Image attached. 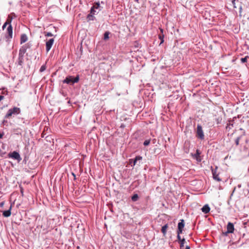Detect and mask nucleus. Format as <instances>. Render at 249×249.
Instances as JSON below:
<instances>
[{
	"label": "nucleus",
	"mask_w": 249,
	"mask_h": 249,
	"mask_svg": "<svg viewBox=\"0 0 249 249\" xmlns=\"http://www.w3.org/2000/svg\"><path fill=\"white\" fill-rule=\"evenodd\" d=\"M181 233H179V232L178 231H177V238L178 239V240L180 242V241H181V240L182 239L181 238V237L180 236V234Z\"/></svg>",
	"instance_id": "31"
},
{
	"label": "nucleus",
	"mask_w": 249,
	"mask_h": 249,
	"mask_svg": "<svg viewBox=\"0 0 249 249\" xmlns=\"http://www.w3.org/2000/svg\"><path fill=\"white\" fill-rule=\"evenodd\" d=\"M72 175L74 176V179H75V175H74V173H72Z\"/></svg>",
	"instance_id": "37"
},
{
	"label": "nucleus",
	"mask_w": 249,
	"mask_h": 249,
	"mask_svg": "<svg viewBox=\"0 0 249 249\" xmlns=\"http://www.w3.org/2000/svg\"><path fill=\"white\" fill-rule=\"evenodd\" d=\"M4 205V202L2 201L0 203V207H2Z\"/></svg>",
	"instance_id": "34"
},
{
	"label": "nucleus",
	"mask_w": 249,
	"mask_h": 249,
	"mask_svg": "<svg viewBox=\"0 0 249 249\" xmlns=\"http://www.w3.org/2000/svg\"><path fill=\"white\" fill-rule=\"evenodd\" d=\"M97 13L96 10L95 9H93V8H91L90 10V14H92L93 15H95Z\"/></svg>",
	"instance_id": "27"
},
{
	"label": "nucleus",
	"mask_w": 249,
	"mask_h": 249,
	"mask_svg": "<svg viewBox=\"0 0 249 249\" xmlns=\"http://www.w3.org/2000/svg\"><path fill=\"white\" fill-rule=\"evenodd\" d=\"M46 65H43L40 67V70H39V71L42 72L46 70Z\"/></svg>",
	"instance_id": "24"
},
{
	"label": "nucleus",
	"mask_w": 249,
	"mask_h": 249,
	"mask_svg": "<svg viewBox=\"0 0 249 249\" xmlns=\"http://www.w3.org/2000/svg\"><path fill=\"white\" fill-rule=\"evenodd\" d=\"M21 193L22 194H23V191H22V190H21Z\"/></svg>",
	"instance_id": "38"
},
{
	"label": "nucleus",
	"mask_w": 249,
	"mask_h": 249,
	"mask_svg": "<svg viewBox=\"0 0 249 249\" xmlns=\"http://www.w3.org/2000/svg\"><path fill=\"white\" fill-rule=\"evenodd\" d=\"M168 228V224H165L161 228V232L163 234V235H165L166 233V230Z\"/></svg>",
	"instance_id": "20"
},
{
	"label": "nucleus",
	"mask_w": 249,
	"mask_h": 249,
	"mask_svg": "<svg viewBox=\"0 0 249 249\" xmlns=\"http://www.w3.org/2000/svg\"><path fill=\"white\" fill-rule=\"evenodd\" d=\"M185 223L183 219L180 220V222L178 225V230L177 231L179 232V233H182L183 229L184 227Z\"/></svg>",
	"instance_id": "11"
},
{
	"label": "nucleus",
	"mask_w": 249,
	"mask_h": 249,
	"mask_svg": "<svg viewBox=\"0 0 249 249\" xmlns=\"http://www.w3.org/2000/svg\"><path fill=\"white\" fill-rule=\"evenodd\" d=\"M24 61V55L18 54V65L20 66H22L23 64Z\"/></svg>",
	"instance_id": "12"
},
{
	"label": "nucleus",
	"mask_w": 249,
	"mask_h": 249,
	"mask_svg": "<svg viewBox=\"0 0 249 249\" xmlns=\"http://www.w3.org/2000/svg\"><path fill=\"white\" fill-rule=\"evenodd\" d=\"M249 58V57L247 56H246L245 57H243V58H241V62L242 63H244L245 62H246L248 60V58Z\"/></svg>",
	"instance_id": "22"
},
{
	"label": "nucleus",
	"mask_w": 249,
	"mask_h": 249,
	"mask_svg": "<svg viewBox=\"0 0 249 249\" xmlns=\"http://www.w3.org/2000/svg\"><path fill=\"white\" fill-rule=\"evenodd\" d=\"M240 11H241V10H242V7H241V6L240 7Z\"/></svg>",
	"instance_id": "40"
},
{
	"label": "nucleus",
	"mask_w": 249,
	"mask_h": 249,
	"mask_svg": "<svg viewBox=\"0 0 249 249\" xmlns=\"http://www.w3.org/2000/svg\"><path fill=\"white\" fill-rule=\"evenodd\" d=\"M2 124L3 125H7V121L5 119L3 120L2 122Z\"/></svg>",
	"instance_id": "32"
},
{
	"label": "nucleus",
	"mask_w": 249,
	"mask_h": 249,
	"mask_svg": "<svg viewBox=\"0 0 249 249\" xmlns=\"http://www.w3.org/2000/svg\"><path fill=\"white\" fill-rule=\"evenodd\" d=\"M142 157L141 156H137L135 157L134 159H130L129 160V163L131 165V166L134 167L137 163V162L139 161V164L140 163V161L142 160Z\"/></svg>",
	"instance_id": "8"
},
{
	"label": "nucleus",
	"mask_w": 249,
	"mask_h": 249,
	"mask_svg": "<svg viewBox=\"0 0 249 249\" xmlns=\"http://www.w3.org/2000/svg\"><path fill=\"white\" fill-rule=\"evenodd\" d=\"M160 30L161 33L159 35V38L160 40V45L164 42V35L163 34V30L161 28H160Z\"/></svg>",
	"instance_id": "14"
},
{
	"label": "nucleus",
	"mask_w": 249,
	"mask_h": 249,
	"mask_svg": "<svg viewBox=\"0 0 249 249\" xmlns=\"http://www.w3.org/2000/svg\"><path fill=\"white\" fill-rule=\"evenodd\" d=\"M139 196L138 194H134L132 196H131V200L133 202H136L137 201V200H138L139 199Z\"/></svg>",
	"instance_id": "19"
},
{
	"label": "nucleus",
	"mask_w": 249,
	"mask_h": 249,
	"mask_svg": "<svg viewBox=\"0 0 249 249\" xmlns=\"http://www.w3.org/2000/svg\"><path fill=\"white\" fill-rule=\"evenodd\" d=\"M11 208H12V205L10 206V207L9 209V210H6V211H4L3 212L2 215H3V216L4 217H9V216H10L11 215Z\"/></svg>",
	"instance_id": "13"
},
{
	"label": "nucleus",
	"mask_w": 249,
	"mask_h": 249,
	"mask_svg": "<svg viewBox=\"0 0 249 249\" xmlns=\"http://www.w3.org/2000/svg\"><path fill=\"white\" fill-rule=\"evenodd\" d=\"M196 137L200 140H203L204 139V135L202 130V127L201 125L199 124L197 125Z\"/></svg>",
	"instance_id": "4"
},
{
	"label": "nucleus",
	"mask_w": 249,
	"mask_h": 249,
	"mask_svg": "<svg viewBox=\"0 0 249 249\" xmlns=\"http://www.w3.org/2000/svg\"><path fill=\"white\" fill-rule=\"evenodd\" d=\"M77 249H80L79 247H77Z\"/></svg>",
	"instance_id": "39"
},
{
	"label": "nucleus",
	"mask_w": 249,
	"mask_h": 249,
	"mask_svg": "<svg viewBox=\"0 0 249 249\" xmlns=\"http://www.w3.org/2000/svg\"><path fill=\"white\" fill-rule=\"evenodd\" d=\"M185 249H190V247H189V246H187L186 247V248H185Z\"/></svg>",
	"instance_id": "36"
},
{
	"label": "nucleus",
	"mask_w": 249,
	"mask_h": 249,
	"mask_svg": "<svg viewBox=\"0 0 249 249\" xmlns=\"http://www.w3.org/2000/svg\"><path fill=\"white\" fill-rule=\"evenodd\" d=\"M79 80V75H77L75 77H73L72 76H68L63 81V83L67 84L73 85L74 83H77Z\"/></svg>",
	"instance_id": "1"
},
{
	"label": "nucleus",
	"mask_w": 249,
	"mask_h": 249,
	"mask_svg": "<svg viewBox=\"0 0 249 249\" xmlns=\"http://www.w3.org/2000/svg\"><path fill=\"white\" fill-rule=\"evenodd\" d=\"M235 1H233V0H232V5H233V6L234 8H236V6L235 5Z\"/></svg>",
	"instance_id": "33"
},
{
	"label": "nucleus",
	"mask_w": 249,
	"mask_h": 249,
	"mask_svg": "<svg viewBox=\"0 0 249 249\" xmlns=\"http://www.w3.org/2000/svg\"><path fill=\"white\" fill-rule=\"evenodd\" d=\"M3 96L0 95V101L3 98Z\"/></svg>",
	"instance_id": "35"
},
{
	"label": "nucleus",
	"mask_w": 249,
	"mask_h": 249,
	"mask_svg": "<svg viewBox=\"0 0 249 249\" xmlns=\"http://www.w3.org/2000/svg\"><path fill=\"white\" fill-rule=\"evenodd\" d=\"M9 158H11L14 160H17L18 161H20L21 160V158L19 153L16 151L10 153L8 154Z\"/></svg>",
	"instance_id": "6"
},
{
	"label": "nucleus",
	"mask_w": 249,
	"mask_h": 249,
	"mask_svg": "<svg viewBox=\"0 0 249 249\" xmlns=\"http://www.w3.org/2000/svg\"><path fill=\"white\" fill-rule=\"evenodd\" d=\"M54 41L53 38H51L46 42V50L47 52H48L51 50Z\"/></svg>",
	"instance_id": "9"
},
{
	"label": "nucleus",
	"mask_w": 249,
	"mask_h": 249,
	"mask_svg": "<svg viewBox=\"0 0 249 249\" xmlns=\"http://www.w3.org/2000/svg\"><path fill=\"white\" fill-rule=\"evenodd\" d=\"M185 239L183 238L181 241H180V249H181L182 248H183L184 247V245L185 244Z\"/></svg>",
	"instance_id": "23"
},
{
	"label": "nucleus",
	"mask_w": 249,
	"mask_h": 249,
	"mask_svg": "<svg viewBox=\"0 0 249 249\" xmlns=\"http://www.w3.org/2000/svg\"><path fill=\"white\" fill-rule=\"evenodd\" d=\"M200 152L198 150H196V153L194 155V156L195 157L196 160L198 161H201V159L200 158Z\"/></svg>",
	"instance_id": "17"
},
{
	"label": "nucleus",
	"mask_w": 249,
	"mask_h": 249,
	"mask_svg": "<svg viewBox=\"0 0 249 249\" xmlns=\"http://www.w3.org/2000/svg\"><path fill=\"white\" fill-rule=\"evenodd\" d=\"M227 231L223 233L225 236H227L228 233H233L234 231V228L233 223L231 222H229L227 226Z\"/></svg>",
	"instance_id": "5"
},
{
	"label": "nucleus",
	"mask_w": 249,
	"mask_h": 249,
	"mask_svg": "<svg viewBox=\"0 0 249 249\" xmlns=\"http://www.w3.org/2000/svg\"><path fill=\"white\" fill-rule=\"evenodd\" d=\"M20 112V109L19 108L17 107H14L12 108H10L8 110L7 114L5 115L4 118H9L13 115H17Z\"/></svg>",
	"instance_id": "2"
},
{
	"label": "nucleus",
	"mask_w": 249,
	"mask_h": 249,
	"mask_svg": "<svg viewBox=\"0 0 249 249\" xmlns=\"http://www.w3.org/2000/svg\"><path fill=\"white\" fill-rule=\"evenodd\" d=\"M201 211L202 212H203L204 213H208L210 211V208L209 206L208 205L206 204L202 208Z\"/></svg>",
	"instance_id": "15"
},
{
	"label": "nucleus",
	"mask_w": 249,
	"mask_h": 249,
	"mask_svg": "<svg viewBox=\"0 0 249 249\" xmlns=\"http://www.w3.org/2000/svg\"><path fill=\"white\" fill-rule=\"evenodd\" d=\"M95 18L93 15L89 14L87 16V19L88 20H94Z\"/></svg>",
	"instance_id": "21"
},
{
	"label": "nucleus",
	"mask_w": 249,
	"mask_h": 249,
	"mask_svg": "<svg viewBox=\"0 0 249 249\" xmlns=\"http://www.w3.org/2000/svg\"><path fill=\"white\" fill-rule=\"evenodd\" d=\"M212 168V172L213 174V179L215 180H217L218 181H221V178L218 177V174L216 173V170L217 169V167H215V168L213 169L212 167H211Z\"/></svg>",
	"instance_id": "10"
},
{
	"label": "nucleus",
	"mask_w": 249,
	"mask_h": 249,
	"mask_svg": "<svg viewBox=\"0 0 249 249\" xmlns=\"http://www.w3.org/2000/svg\"><path fill=\"white\" fill-rule=\"evenodd\" d=\"M241 137L240 136V137H237L236 139V140L235 141V144H236V145H239V141H240V140L241 139Z\"/></svg>",
	"instance_id": "28"
},
{
	"label": "nucleus",
	"mask_w": 249,
	"mask_h": 249,
	"mask_svg": "<svg viewBox=\"0 0 249 249\" xmlns=\"http://www.w3.org/2000/svg\"><path fill=\"white\" fill-rule=\"evenodd\" d=\"M91 7L95 10H98L99 11H101L102 10V8L100 5L99 2L95 3Z\"/></svg>",
	"instance_id": "18"
},
{
	"label": "nucleus",
	"mask_w": 249,
	"mask_h": 249,
	"mask_svg": "<svg viewBox=\"0 0 249 249\" xmlns=\"http://www.w3.org/2000/svg\"><path fill=\"white\" fill-rule=\"evenodd\" d=\"M31 46V44L29 43H27L24 45H23L19 49V53L24 55L25 53L26 52L27 50L29 49Z\"/></svg>",
	"instance_id": "7"
},
{
	"label": "nucleus",
	"mask_w": 249,
	"mask_h": 249,
	"mask_svg": "<svg viewBox=\"0 0 249 249\" xmlns=\"http://www.w3.org/2000/svg\"><path fill=\"white\" fill-rule=\"evenodd\" d=\"M150 142V139L146 140L143 142V145L144 146H147L149 144Z\"/></svg>",
	"instance_id": "26"
},
{
	"label": "nucleus",
	"mask_w": 249,
	"mask_h": 249,
	"mask_svg": "<svg viewBox=\"0 0 249 249\" xmlns=\"http://www.w3.org/2000/svg\"><path fill=\"white\" fill-rule=\"evenodd\" d=\"M104 38L105 40H107L109 38V32H105V33L104 34Z\"/></svg>",
	"instance_id": "25"
},
{
	"label": "nucleus",
	"mask_w": 249,
	"mask_h": 249,
	"mask_svg": "<svg viewBox=\"0 0 249 249\" xmlns=\"http://www.w3.org/2000/svg\"><path fill=\"white\" fill-rule=\"evenodd\" d=\"M9 23H10V21H7L6 22H5L2 26V29L3 30L8 24L9 25Z\"/></svg>",
	"instance_id": "30"
},
{
	"label": "nucleus",
	"mask_w": 249,
	"mask_h": 249,
	"mask_svg": "<svg viewBox=\"0 0 249 249\" xmlns=\"http://www.w3.org/2000/svg\"><path fill=\"white\" fill-rule=\"evenodd\" d=\"M28 37L26 34H22L20 37V44L25 43L27 41Z\"/></svg>",
	"instance_id": "16"
},
{
	"label": "nucleus",
	"mask_w": 249,
	"mask_h": 249,
	"mask_svg": "<svg viewBox=\"0 0 249 249\" xmlns=\"http://www.w3.org/2000/svg\"><path fill=\"white\" fill-rule=\"evenodd\" d=\"M11 20L12 19H10V20L9 25L7 28L6 34L5 36V38L7 39V41L11 39L13 36V28L11 24Z\"/></svg>",
	"instance_id": "3"
},
{
	"label": "nucleus",
	"mask_w": 249,
	"mask_h": 249,
	"mask_svg": "<svg viewBox=\"0 0 249 249\" xmlns=\"http://www.w3.org/2000/svg\"><path fill=\"white\" fill-rule=\"evenodd\" d=\"M45 36H53V34H52L50 32H47V33H46L45 32Z\"/></svg>",
	"instance_id": "29"
}]
</instances>
